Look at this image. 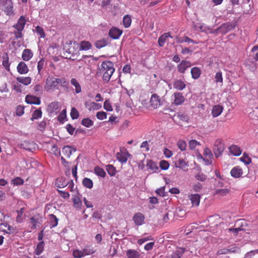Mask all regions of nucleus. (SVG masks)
I'll list each match as a JSON object with an SVG mask.
<instances>
[{
    "label": "nucleus",
    "mask_w": 258,
    "mask_h": 258,
    "mask_svg": "<svg viewBox=\"0 0 258 258\" xmlns=\"http://www.w3.org/2000/svg\"><path fill=\"white\" fill-rule=\"evenodd\" d=\"M58 84L61 87L68 88L69 83L63 78H56L53 77L48 76L46 79L44 88L46 91L50 92L57 89Z\"/></svg>",
    "instance_id": "1"
},
{
    "label": "nucleus",
    "mask_w": 258,
    "mask_h": 258,
    "mask_svg": "<svg viewBox=\"0 0 258 258\" xmlns=\"http://www.w3.org/2000/svg\"><path fill=\"white\" fill-rule=\"evenodd\" d=\"M100 71L103 75V81L108 82L115 71L114 64L111 61H104L101 64Z\"/></svg>",
    "instance_id": "2"
},
{
    "label": "nucleus",
    "mask_w": 258,
    "mask_h": 258,
    "mask_svg": "<svg viewBox=\"0 0 258 258\" xmlns=\"http://www.w3.org/2000/svg\"><path fill=\"white\" fill-rule=\"evenodd\" d=\"M92 48V44L89 41H82L80 43L74 42L72 47L69 49L70 53L73 55H77L80 50H88Z\"/></svg>",
    "instance_id": "3"
},
{
    "label": "nucleus",
    "mask_w": 258,
    "mask_h": 258,
    "mask_svg": "<svg viewBox=\"0 0 258 258\" xmlns=\"http://www.w3.org/2000/svg\"><path fill=\"white\" fill-rule=\"evenodd\" d=\"M225 149L224 142L221 139H217L214 142L213 151L216 158H219L222 156Z\"/></svg>",
    "instance_id": "4"
},
{
    "label": "nucleus",
    "mask_w": 258,
    "mask_h": 258,
    "mask_svg": "<svg viewBox=\"0 0 258 258\" xmlns=\"http://www.w3.org/2000/svg\"><path fill=\"white\" fill-rule=\"evenodd\" d=\"M235 26L233 24L226 23L222 24L217 29H216L214 32L216 33H221L223 35L226 34L228 32L234 29Z\"/></svg>",
    "instance_id": "5"
},
{
    "label": "nucleus",
    "mask_w": 258,
    "mask_h": 258,
    "mask_svg": "<svg viewBox=\"0 0 258 258\" xmlns=\"http://www.w3.org/2000/svg\"><path fill=\"white\" fill-rule=\"evenodd\" d=\"M122 34V30L116 27H112L108 32L110 37L113 39H118Z\"/></svg>",
    "instance_id": "6"
},
{
    "label": "nucleus",
    "mask_w": 258,
    "mask_h": 258,
    "mask_svg": "<svg viewBox=\"0 0 258 258\" xmlns=\"http://www.w3.org/2000/svg\"><path fill=\"white\" fill-rule=\"evenodd\" d=\"M80 195L79 191H76V194H72L73 196V206L75 208L78 210H81V206L82 205V202L79 197Z\"/></svg>",
    "instance_id": "7"
},
{
    "label": "nucleus",
    "mask_w": 258,
    "mask_h": 258,
    "mask_svg": "<svg viewBox=\"0 0 258 258\" xmlns=\"http://www.w3.org/2000/svg\"><path fill=\"white\" fill-rule=\"evenodd\" d=\"M173 103L175 105H179L182 104L184 100V97L181 93L176 92L173 94Z\"/></svg>",
    "instance_id": "8"
},
{
    "label": "nucleus",
    "mask_w": 258,
    "mask_h": 258,
    "mask_svg": "<svg viewBox=\"0 0 258 258\" xmlns=\"http://www.w3.org/2000/svg\"><path fill=\"white\" fill-rule=\"evenodd\" d=\"M191 66L189 61L182 60L177 66V69L178 72L184 74L185 70Z\"/></svg>",
    "instance_id": "9"
},
{
    "label": "nucleus",
    "mask_w": 258,
    "mask_h": 258,
    "mask_svg": "<svg viewBox=\"0 0 258 258\" xmlns=\"http://www.w3.org/2000/svg\"><path fill=\"white\" fill-rule=\"evenodd\" d=\"M174 163L175 167L180 168L184 171H187L188 163L184 159L179 158L176 159Z\"/></svg>",
    "instance_id": "10"
},
{
    "label": "nucleus",
    "mask_w": 258,
    "mask_h": 258,
    "mask_svg": "<svg viewBox=\"0 0 258 258\" xmlns=\"http://www.w3.org/2000/svg\"><path fill=\"white\" fill-rule=\"evenodd\" d=\"M85 107L89 111L97 110L101 108L102 106L99 103L90 101H86L85 103Z\"/></svg>",
    "instance_id": "11"
},
{
    "label": "nucleus",
    "mask_w": 258,
    "mask_h": 258,
    "mask_svg": "<svg viewBox=\"0 0 258 258\" xmlns=\"http://www.w3.org/2000/svg\"><path fill=\"white\" fill-rule=\"evenodd\" d=\"M150 104L154 108H157L159 107L162 104L159 96L156 94H153L150 99Z\"/></svg>",
    "instance_id": "12"
},
{
    "label": "nucleus",
    "mask_w": 258,
    "mask_h": 258,
    "mask_svg": "<svg viewBox=\"0 0 258 258\" xmlns=\"http://www.w3.org/2000/svg\"><path fill=\"white\" fill-rule=\"evenodd\" d=\"M133 220L136 225L141 226L143 225L144 222L145 216L143 214L138 212L134 215Z\"/></svg>",
    "instance_id": "13"
},
{
    "label": "nucleus",
    "mask_w": 258,
    "mask_h": 258,
    "mask_svg": "<svg viewBox=\"0 0 258 258\" xmlns=\"http://www.w3.org/2000/svg\"><path fill=\"white\" fill-rule=\"evenodd\" d=\"M25 101L27 104H30L39 105L41 103L40 99L39 97L30 95H26Z\"/></svg>",
    "instance_id": "14"
},
{
    "label": "nucleus",
    "mask_w": 258,
    "mask_h": 258,
    "mask_svg": "<svg viewBox=\"0 0 258 258\" xmlns=\"http://www.w3.org/2000/svg\"><path fill=\"white\" fill-rule=\"evenodd\" d=\"M69 184V180L63 177H58L55 182V185L58 188H63Z\"/></svg>",
    "instance_id": "15"
},
{
    "label": "nucleus",
    "mask_w": 258,
    "mask_h": 258,
    "mask_svg": "<svg viewBox=\"0 0 258 258\" xmlns=\"http://www.w3.org/2000/svg\"><path fill=\"white\" fill-rule=\"evenodd\" d=\"M26 23V20L24 16H20L16 24L14 25L17 30L23 31Z\"/></svg>",
    "instance_id": "16"
},
{
    "label": "nucleus",
    "mask_w": 258,
    "mask_h": 258,
    "mask_svg": "<svg viewBox=\"0 0 258 258\" xmlns=\"http://www.w3.org/2000/svg\"><path fill=\"white\" fill-rule=\"evenodd\" d=\"M188 199L192 206L198 207L200 204L201 196L199 194H191L188 196Z\"/></svg>",
    "instance_id": "17"
},
{
    "label": "nucleus",
    "mask_w": 258,
    "mask_h": 258,
    "mask_svg": "<svg viewBox=\"0 0 258 258\" xmlns=\"http://www.w3.org/2000/svg\"><path fill=\"white\" fill-rule=\"evenodd\" d=\"M2 65L8 72H10L11 63L9 61V57L7 52H5L2 56Z\"/></svg>",
    "instance_id": "18"
},
{
    "label": "nucleus",
    "mask_w": 258,
    "mask_h": 258,
    "mask_svg": "<svg viewBox=\"0 0 258 258\" xmlns=\"http://www.w3.org/2000/svg\"><path fill=\"white\" fill-rule=\"evenodd\" d=\"M173 88L177 90H183L186 87L185 82L181 79H175L173 83Z\"/></svg>",
    "instance_id": "19"
},
{
    "label": "nucleus",
    "mask_w": 258,
    "mask_h": 258,
    "mask_svg": "<svg viewBox=\"0 0 258 258\" xmlns=\"http://www.w3.org/2000/svg\"><path fill=\"white\" fill-rule=\"evenodd\" d=\"M18 72L20 74H26L29 72L27 65L24 61H20L17 67Z\"/></svg>",
    "instance_id": "20"
},
{
    "label": "nucleus",
    "mask_w": 258,
    "mask_h": 258,
    "mask_svg": "<svg viewBox=\"0 0 258 258\" xmlns=\"http://www.w3.org/2000/svg\"><path fill=\"white\" fill-rule=\"evenodd\" d=\"M242 174V169L239 166L234 167L230 171L231 175L234 178H239Z\"/></svg>",
    "instance_id": "21"
},
{
    "label": "nucleus",
    "mask_w": 258,
    "mask_h": 258,
    "mask_svg": "<svg viewBox=\"0 0 258 258\" xmlns=\"http://www.w3.org/2000/svg\"><path fill=\"white\" fill-rule=\"evenodd\" d=\"M76 151V149L72 148L70 146H64L62 150V152L64 155L67 158H70L73 152Z\"/></svg>",
    "instance_id": "22"
},
{
    "label": "nucleus",
    "mask_w": 258,
    "mask_h": 258,
    "mask_svg": "<svg viewBox=\"0 0 258 258\" xmlns=\"http://www.w3.org/2000/svg\"><path fill=\"white\" fill-rule=\"evenodd\" d=\"M33 53L31 49H25L22 54V58L24 61H29L33 56Z\"/></svg>",
    "instance_id": "23"
},
{
    "label": "nucleus",
    "mask_w": 258,
    "mask_h": 258,
    "mask_svg": "<svg viewBox=\"0 0 258 258\" xmlns=\"http://www.w3.org/2000/svg\"><path fill=\"white\" fill-rule=\"evenodd\" d=\"M146 166L147 168L150 169L152 172H158L159 170V167L157 164L152 160H147Z\"/></svg>",
    "instance_id": "24"
},
{
    "label": "nucleus",
    "mask_w": 258,
    "mask_h": 258,
    "mask_svg": "<svg viewBox=\"0 0 258 258\" xmlns=\"http://www.w3.org/2000/svg\"><path fill=\"white\" fill-rule=\"evenodd\" d=\"M223 108L219 105H215L212 109V114L214 117L220 115L223 111Z\"/></svg>",
    "instance_id": "25"
},
{
    "label": "nucleus",
    "mask_w": 258,
    "mask_h": 258,
    "mask_svg": "<svg viewBox=\"0 0 258 258\" xmlns=\"http://www.w3.org/2000/svg\"><path fill=\"white\" fill-rule=\"evenodd\" d=\"M194 28L196 30L203 32H206L208 30H210V28L205 24L199 22L194 24Z\"/></svg>",
    "instance_id": "26"
},
{
    "label": "nucleus",
    "mask_w": 258,
    "mask_h": 258,
    "mask_svg": "<svg viewBox=\"0 0 258 258\" xmlns=\"http://www.w3.org/2000/svg\"><path fill=\"white\" fill-rule=\"evenodd\" d=\"M240 224L241 226L240 227L235 228H229L228 229V231L229 232H233L235 235H236L240 231H245L246 229L244 228V226L247 225L246 223L244 221H241Z\"/></svg>",
    "instance_id": "27"
},
{
    "label": "nucleus",
    "mask_w": 258,
    "mask_h": 258,
    "mask_svg": "<svg viewBox=\"0 0 258 258\" xmlns=\"http://www.w3.org/2000/svg\"><path fill=\"white\" fill-rule=\"evenodd\" d=\"M126 256L127 258H140V253L135 249H130L126 251Z\"/></svg>",
    "instance_id": "28"
},
{
    "label": "nucleus",
    "mask_w": 258,
    "mask_h": 258,
    "mask_svg": "<svg viewBox=\"0 0 258 258\" xmlns=\"http://www.w3.org/2000/svg\"><path fill=\"white\" fill-rule=\"evenodd\" d=\"M17 81L25 86L31 84L32 79L30 77H18L16 78Z\"/></svg>",
    "instance_id": "29"
},
{
    "label": "nucleus",
    "mask_w": 258,
    "mask_h": 258,
    "mask_svg": "<svg viewBox=\"0 0 258 258\" xmlns=\"http://www.w3.org/2000/svg\"><path fill=\"white\" fill-rule=\"evenodd\" d=\"M130 154L127 153H123V152H117L116 154V157L117 159L121 163H125L126 162L127 158L126 155Z\"/></svg>",
    "instance_id": "30"
},
{
    "label": "nucleus",
    "mask_w": 258,
    "mask_h": 258,
    "mask_svg": "<svg viewBox=\"0 0 258 258\" xmlns=\"http://www.w3.org/2000/svg\"><path fill=\"white\" fill-rule=\"evenodd\" d=\"M230 153L234 156H239L242 152L240 148L237 145H232L229 147Z\"/></svg>",
    "instance_id": "31"
},
{
    "label": "nucleus",
    "mask_w": 258,
    "mask_h": 258,
    "mask_svg": "<svg viewBox=\"0 0 258 258\" xmlns=\"http://www.w3.org/2000/svg\"><path fill=\"white\" fill-rule=\"evenodd\" d=\"M83 250L85 256L92 254L96 252V250L92 244L86 245Z\"/></svg>",
    "instance_id": "32"
},
{
    "label": "nucleus",
    "mask_w": 258,
    "mask_h": 258,
    "mask_svg": "<svg viewBox=\"0 0 258 258\" xmlns=\"http://www.w3.org/2000/svg\"><path fill=\"white\" fill-rule=\"evenodd\" d=\"M236 251V247H232L231 248H222L218 250L217 255H219L221 254H226L229 253H235Z\"/></svg>",
    "instance_id": "33"
},
{
    "label": "nucleus",
    "mask_w": 258,
    "mask_h": 258,
    "mask_svg": "<svg viewBox=\"0 0 258 258\" xmlns=\"http://www.w3.org/2000/svg\"><path fill=\"white\" fill-rule=\"evenodd\" d=\"M71 84L75 87L76 93L79 94L82 92L81 86L76 79L72 78L71 80Z\"/></svg>",
    "instance_id": "34"
},
{
    "label": "nucleus",
    "mask_w": 258,
    "mask_h": 258,
    "mask_svg": "<svg viewBox=\"0 0 258 258\" xmlns=\"http://www.w3.org/2000/svg\"><path fill=\"white\" fill-rule=\"evenodd\" d=\"M168 37H172L170 33H165L158 39V44L160 46H163L165 44L166 39Z\"/></svg>",
    "instance_id": "35"
},
{
    "label": "nucleus",
    "mask_w": 258,
    "mask_h": 258,
    "mask_svg": "<svg viewBox=\"0 0 258 258\" xmlns=\"http://www.w3.org/2000/svg\"><path fill=\"white\" fill-rule=\"evenodd\" d=\"M190 73L192 78L194 79H197L200 77L201 70L198 67H194L191 69Z\"/></svg>",
    "instance_id": "36"
},
{
    "label": "nucleus",
    "mask_w": 258,
    "mask_h": 258,
    "mask_svg": "<svg viewBox=\"0 0 258 258\" xmlns=\"http://www.w3.org/2000/svg\"><path fill=\"white\" fill-rule=\"evenodd\" d=\"M7 7L5 8V11L7 15H11L13 13V3L11 0H5Z\"/></svg>",
    "instance_id": "37"
},
{
    "label": "nucleus",
    "mask_w": 258,
    "mask_h": 258,
    "mask_svg": "<svg viewBox=\"0 0 258 258\" xmlns=\"http://www.w3.org/2000/svg\"><path fill=\"white\" fill-rule=\"evenodd\" d=\"M185 249L183 248H178L172 254L173 258H180L182 255L184 253Z\"/></svg>",
    "instance_id": "38"
},
{
    "label": "nucleus",
    "mask_w": 258,
    "mask_h": 258,
    "mask_svg": "<svg viewBox=\"0 0 258 258\" xmlns=\"http://www.w3.org/2000/svg\"><path fill=\"white\" fill-rule=\"evenodd\" d=\"M82 183L85 187L89 189L92 188L93 185L92 180L87 177H85L83 179Z\"/></svg>",
    "instance_id": "39"
},
{
    "label": "nucleus",
    "mask_w": 258,
    "mask_h": 258,
    "mask_svg": "<svg viewBox=\"0 0 258 258\" xmlns=\"http://www.w3.org/2000/svg\"><path fill=\"white\" fill-rule=\"evenodd\" d=\"M44 242L43 241L39 242L35 249V253L37 255H40L44 250Z\"/></svg>",
    "instance_id": "40"
},
{
    "label": "nucleus",
    "mask_w": 258,
    "mask_h": 258,
    "mask_svg": "<svg viewBox=\"0 0 258 258\" xmlns=\"http://www.w3.org/2000/svg\"><path fill=\"white\" fill-rule=\"evenodd\" d=\"M123 25L125 28H128L131 26L132 19L130 16L126 15L123 18Z\"/></svg>",
    "instance_id": "41"
},
{
    "label": "nucleus",
    "mask_w": 258,
    "mask_h": 258,
    "mask_svg": "<svg viewBox=\"0 0 258 258\" xmlns=\"http://www.w3.org/2000/svg\"><path fill=\"white\" fill-rule=\"evenodd\" d=\"M24 210H25V208L23 207V208H20V210H17L16 211L18 214V215L16 217V221L17 223H21L23 221L22 215L24 213Z\"/></svg>",
    "instance_id": "42"
},
{
    "label": "nucleus",
    "mask_w": 258,
    "mask_h": 258,
    "mask_svg": "<svg viewBox=\"0 0 258 258\" xmlns=\"http://www.w3.org/2000/svg\"><path fill=\"white\" fill-rule=\"evenodd\" d=\"M177 146L181 151H184L186 149L187 144L185 141L179 140L177 143Z\"/></svg>",
    "instance_id": "43"
},
{
    "label": "nucleus",
    "mask_w": 258,
    "mask_h": 258,
    "mask_svg": "<svg viewBox=\"0 0 258 258\" xmlns=\"http://www.w3.org/2000/svg\"><path fill=\"white\" fill-rule=\"evenodd\" d=\"M58 102L57 101H54L49 104L48 109L51 113L54 112L58 109Z\"/></svg>",
    "instance_id": "44"
},
{
    "label": "nucleus",
    "mask_w": 258,
    "mask_h": 258,
    "mask_svg": "<svg viewBox=\"0 0 258 258\" xmlns=\"http://www.w3.org/2000/svg\"><path fill=\"white\" fill-rule=\"evenodd\" d=\"M94 172L96 175L102 177H104L106 175V173L104 170L98 166H96L94 168Z\"/></svg>",
    "instance_id": "45"
},
{
    "label": "nucleus",
    "mask_w": 258,
    "mask_h": 258,
    "mask_svg": "<svg viewBox=\"0 0 258 258\" xmlns=\"http://www.w3.org/2000/svg\"><path fill=\"white\" fill-rule=\"evenodd\" d=\"M30 223L32 225L31 227V229H35L37 228V225L39 223V219L35 216L30 218Z\"/></svg>",
    "instance_id": "46"
},
{
    "label": "nucleus",
    "mask_w": 258,
    "mask_h": 258,
    "mask_svg": "<svg viewBox=\"0 0 258 258\" xmlns=\"http://www.w3.org/2000/svg\"><path fill=\"white\" fill-rule=\"evenodd\" d=\"M50 228H52L56 227L58 224V219L53 214H51L50 215Z\"/></svg>",
    "instance_id": "47"
},
{
    "label": "nucleus",
    "mask_w": 258,
    "mask_h": 258,
    "mask_svg": "<svg viewBox=\"0 0 258 258\" xmlns=\"http://www.w3.org/2000/svg\"><path fill=\"white\" fill-rule=\"evenodd\" d=\"M106 169L108 173L110 176H114L116 173V169L112 165H107L106 166Z\"/></svg>",
    "instance_id": "48"
},
{
    "label": "nucleus",
    "mask_w": 258,
    "mask_h": 258,
    "mask_svg": "<svg viewBox=\"0 0 258 258\" xmlns=\"http://www.w3.org/2000/svg\"><path fill=\"white\" fill-rule=\"evenodd\" d=\"M189 148L190 150H194L196 147L201 145L200 143L195 140H191L189 141Z\"/></svg>",
    "instance_id": "49"
},
{
    "label": "nucleus",
    "mask_w": 258,
    "mask_h": 258,
    "mask_svg": "<svg viewBox=\"0 0 258 258\" xmlns=\"http://www.w3.org/2000/svg\"><path fill=\"white\" fill-rule=\"evenodd\" d=\"M73 255L74 257L76 258H81L85 256L83 250L79 249H76L74 250L73 252Z\"/></svg>",
    "instance_id": "50"
},
{
    "label": "nucleus",
    "mask_w": 258,
    "mask_h": 258,
    "mask_svg": "<svg viewBox=\"0 0 258 258\" xmlns=\"http://www.w3.org/2000/svg\"><path fill=\"white\" fill-rule=\"evenodd\" d=\"M82 124L87 127H89L93 125V122L90 119L86 118L82 120Z\"/></svg>",
    "instance_id": "51"
},
{
    "label": "nucleus",
    "mask_w": 258,
    "mask_h": 258,
    "mask_svg": "<svg viewBox=\"0 0 258 258\" xmlns=\"http://www.w3.org/2000/svg\"><path fill=\"white\" fill-rule=\"evenodd\" d=\"M256 254H258V249L255 250H251L249 252H247L244 258H258V256L256 255Z\"/></svg>",
    "instance_id": "52"
},
{
    "label": "nucleus",
    "mask_w": 258,
    "mask_h": 258,
    "mask_svg": "<svg viewBox=\"0 0 258 258\" xmlns=\"http://www.w3.org/2000/svg\"><path fill=\"white\" fill-rule=\"evenodd\" d=\"M42 111L40 109L35 110L32 114V120L37 119L42 116Z\"/></svg>",
    "instance_id": "53"
},
{
    "label": "nucleus",
    "mask_w": 258,
    "mask_h": 258,
    "mask_svg": "<svg viewBox=\"0 0 258 258\" xmlns=\"http://www.w3.org/2000/svg\"><path fill=\"white\" fill-rule=\"evenodd\" d=\"M240 159L241 161L243 162L246 165L249 164L251 162V158L245 153L243 154V156L240 158Z\"/></svg>",
    "instance_id": "54"
},
{
    "label": "nucleus",
    "mask_w": 258,
    "mask_h": 258,
    "mask_svg": "<svg viewBox=\"0 0 258 258\" xmlns=\"http://www.w3.org/2000/svg\"><path fill=\"white\" fill-rule=\"evenodd\" d=\"M229 192L227 188L217 189L215 191L216 195H219L220 196H225Z\"/></svg>",
    "instance_id": "55"
},
{
    "label": "nucleus",
    "mask_w": 258,
    "mask_h": 258,
    "mask_svg": "<svg viewBox=\"0 0 258 258\" xmlns=\"http://www.w3.org/2000/svg\"><path fill=\"white\" fill-rule=\"evenodd\" d=\"M12 183L14 185H20L24 183V180L21 177H17L12 180Z\"/></svg>",
    "instance_id": "56"
},
{
    "label": "nucleus",
    "mask_w": 258,
    "mask_h": 258,
    "mask_svg": "<svg viewBox=\"0 0 258 258\" xmlns=\"http://www.w3.org/2000/svg\"><path fill=\"white\" fill-rule=\"evenodd\" d=\"M36 33L40 35L41 38H44L45 37V34L44 30L42 27L39 26H37L35 28Z\"/></svg>",
    "instance_id": "57"
},
{
    "label": "nucleus",
    "mask_w": 258,
    "mask_h": 258,
    "mask_svg": "<svg viewBox=\"0 0 258 258\" xmlns=\"http://www.w3.org/2000/svg\"><path fill=\"white\" fill-rule=\"evenodd\" d=\"M57 192H58L59 196L63 199H68L70 198V195L67 192L62 190L57 189Z\"/></svg>",
    "instance_id": "58"
},
{
    "label": "nucleus",
    "mask_w": 258,
    "mask_h": 258,
    "mask_svg": "<svg viewBox=\"0 0 258 258\" xmlns=\"http://www.w3.org/2000/svg\"><path fill=\"white\" fill-rule=\"evenodd\" d=\"M215 82L216 83H223V77L221 72H218L216 74L215 76Z\"/></svg>",
    "instance_id": "59"
},
{
    "label": "nucleus",
    "mask_w": 258,
    "mask_h": 258,
    "mask_svg": "<svg viewBox=\"0 0 258 258\" xmlns=\"http://www.w3.org/2000/svg\"><path fill=\"white\" fill-rule=\"evenodd\" d=\"M71 116L72 118V119H75L78 118L79 114L78 110L75 107H73L71 111Z\"/></svg>",
    "instance_id": "60"
},
{
    "label": "nucleus",
    "mask_w": 258,
    "mask_h": 258,
    "mask_svg": "<svg viewBox=\"0 0 258 258\" xmlns=\"http://www.w3.org/2000/svg\"><path fill=\"white\" fill-rule=\"evenodd\" d=\"M207 177V176L202 173H199L195 175L196 179L201 181H205Z\"/></svg>",
    "instance_id": "61"
},
{
    "label": "nucleus",
    "mask_w": 258,
    "mask_h": 258,
    "mask_svg": "<svg viewBox=\"0 0 258 258\" xmlns=\"http://www.w3.org/2000/svg\"><path fill=\"white\" fill-rule=\"evenodd\" d=\"M96 117L99 120H103L106 118L107 114L104 111H99L96 113Z\"/></svg>",
    "instance_id": "62"
},
{
    "label": "nucleus",
    "mask_w": 258,
    "mask_h": 258,
    "mask_svg": "<svg viewBox=\"0 0 258 258\" xmlns=\"http://www.w3.org/2000/svg\"><path fill=\"white\" fill-rule=\"evenodd\" d=\"M107 45V41L105 39L99 40L96 43V47L97 48H102Z\"/></svg>",
    "instance_id": "63"
},
{
    "label": "nucleus",
    "mask_w": 258,
    "mask_h": 258,
    "mask_svg": "<svg viewBox=\"0 0 258 258\" xmlns=\"http://www.w3.org/2000/svg\"><path fill=\"white\" fill-rule=\"evenodd\" d=\"M160 167L162 170H167L169 167V164L165 160H162L160 162Z\"/></svg>",
    "instance_id": "64"
}]
</instances>
